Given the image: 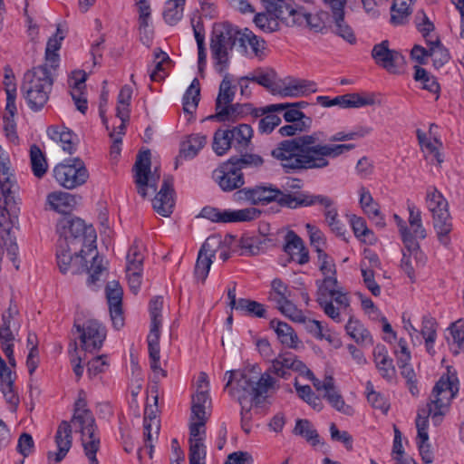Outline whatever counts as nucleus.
Segmentation results:
<instances>
[{
  "instance_id": "nucleus-1",
  "label": "nucleus",
  "mask_w": 464,
  "mask_h": 464,
  "mask_svg": "<svg viewBox=\"0 0 464 464\" xmlns=\"http://www.w3.org/2000/svg\"><path fill=\"white\" fill-rule=\"evenodd\" d=\"M315 134L303 135L281 141L271 155L288 174L308 169H322L330 164L329 158H337L354 149L353 144H321Z\"/></svg>"
},
{
  "instance_id": "nucleus-2",
  "label": "nucleus",
  "mask_w": 464,
  "mask_h": 464,
  "mask_svg": "<svg viewBox=\"0 0 464 464\" xmlns=\"http://www.w3.org/2000/svg\"><path fill=\"white\" fill-rule=\"evenodd\" d=\"M83 396L84 392H81L78 400L75 401L74 412L71 420L72 425L68 421L63 420L58 426L55 434L58 451L56 453L48 452L49 459L54 457L55 462H61L64 459L72 447V429H74L76 432L81 433L82 445L90 464H99L96 453L101 445L100 434L95 419L87 409V402Z\"/></svg>"
},
{
  "instance_id": "nucleus-3",
  "label": "nucleus",
  "mask_w": 464,
  "mask_h": 464,
  "mask_svg": "<svg viewBox=\"0 0 464 464\" xmlns=\"http://www.w3.org/2000/svg\"><path fill=\"white\" fill-rule=\"evenodd\" d=\"M459 392V380L455 371L448 369L434 385L426 406L419 409L416 418L417 440H429V417L439 425L449 411L451 401Z\"/></svg>"
},
{
  "instance_id": "nucleus-4",
  "label": "nucleus",
  "mask_w": 464,
  "mask_h": 464,
  "mask_svg": "<svg viewBox=\"0 0 464 464\" xmlns=\"http://www.w3.org/2000/svg\"><path fill=\"white\" fill-rule=\"evenodd\" d=\"M226 375H228L226 389L241 406L259 405L266 400L269 391H276L280 387L275 377L268 373L258 375L253 370L230 371Z\"/></svg>"
},
{
  "instance_id": "nucleus-5",
  "label": "nucleus",
  "mask_w": 464,
  "mask_h": 464,
  "mask_svg": "<svg viewBox=\"0 0 464 464\" xmlns=\"http://www.w3.org/2000/svg\"><path fill=\"white\" fill-rule=\"evenodd\" d=\"M53 85L52 70L46 66H37L27 71L21 85V93L28 107L38 111L44 108L49 100Z\"/></svg>"
},
{
  "instance_id": "nucleus-6",
  "label": "nucleus",
  "mask_w": 464,
  "mask_h": 464,
  "mask_svg": "<svg viewBox=\"0 0 464 464\" xmlns=\"http://www.w3.org/2000/svg\"><path fill=\"white\" fill-rule=\"evenodd\" d=\"M240 32L229 23L216 24L212 30L210 51L214 69L219 74L227 71L230 64V52L238 44Z\"/></svg>"
},
{
  "instance_id": "nucleus-7",
  "label": "nucleus",
  "mask_w": 464,
  "mask_h": 464,
  "mask_svg": "<svg viewBox=\"0 0 464 464\" xmlns=\"http://www.w3.org/2000/svg\"><path fill=\"white\" fill-rule=\"evenodd\" d=\"M61 235L59 241H66L75 252L79 250L81 254L91 255L96 250L95 229L92 226L87 227L81 218L65 220Z\"/></svg>"
},
{
  "instance_id": "nucleus-8",
  "label": "nucleus",
  "mask_w": 464,
  "mask_h": 464,
  "mask_svg": "<svg viewBox=\"0 0 464 464\" xmlns=\"http://www.w3.org/2000/svg\"><path fill=\"white\" fill-rule=\"evenodd\" d=\"M426 204L431 212L433 227L440 242L448 246L450 243L449 234L452 230L448 201L436 188H429L426 193Z\"/></svg>"
},
{
  "instance_id": "nucleus-9",
  "label": "nucleus",
  "mask_w": 464,
  "mask_h": 464,
  "mask_svg": "<svg viewBox=\"0 0 464 464\" xmlns=\"http://www.w3.org/2000/svg\"><path fill=\"white\" fill-rule=\"evenodd\" d=\"M56 182L66 189L83 185L89 179V171L80 158L64 160L53 169Z\"/></svg>"
},
{
  "instance_id": "nucleus-10",
  "label": "nucleus",
  "mask_w": 464,
  "mask_h": 464,
  "mask_svg": "<svg viewBox=\"0 0 464 464\" xmlns=\"http://www.w3.org/2000/svg\"><path fill=\"white\" fill-rule=\"evenodd\" d=\"M150 151L149 150L140 151L133 166L134 182L138 193L145 198L148 195V189L156 191L158 182L160 179V169L155 167L153 171L150 169Z\"/></svg>"
},
{
  "instance_id": "nucleus-11",
  "label": "nucleus",
  "mask_w": 464,
  "mask_h": 464,
  "mask_svg": "<svg viewBox=\"0 0 464 464\" xmlns=\"http://www.w3.org/2000/svg\"><path fill=\"white\" fill-rule=\"evenodd\" d=\"M285 11H288L287 17H283V19L286 27H307L315 33H323L326 27L327 12L310 14L304 7L296 5L294 0H291L290 10L286 9Z\"/></svg>"
},
{
  "instance_id": "nucleus-12",
  "label": "nucleus",
  "mask_w": 464,
  "mask_h": 464,
  "mask_svg": "<svg viewBox=\"0 0 464 464\" xmlns=\"http://www.w3.org/2000/svg\"><path fill=\"white\" fill-rule=\"evenodd\" d=\"M73 327L77 331L82 351L90 353L100 351L107 335L104 325L97 320L90 319L82 324L75 323Z\"/></svg>"
},
{
  "instance_id": "nucleus-13",
  "label": "nucleus",
  "mask_w": 464,
  "mask_h": 464,
  "mask_svg": "<svg viewBox=\"0 0 464 464\" xmlns=\"http://www.w3.org/2000/svg\"><path fill=\"white\" fill-rule=\"evenodd\" d=\"M261 211L256 208L243 209H219L213 207H205L201 209L200 216L212 222L217 223H236L252 221L257 218Z\"/></svg>"
},
{
  "instance_id": "nucleus-14",
  "label": "nucleus",
  "mask_w": 464,
  "mask_h": 464,
  "mask_svg": "<svg viewBox=\"0 0 464 464\" xmlns=\"http://www.w3.org/2000/svg\"><path fill=\"white\" fill-rule=\"evenodd\" d=\"M266 12L257 14L254 22L256 25L265 33H274L280 30L281 25H285L283 17H287L288 11L291 8V0L276 2V11L269 9L268 4H264Z\"/></svg>"
},
{
  "instance_id": "nucleus-15",
  "label": "nucleus",
  "mask_w": 464,
  "mask_h": 464,
  "mask_svg": "<svg viewBox=\"0 0 464 464\" xmlns=\"http://www.w3.org/2000/svg\"><path fill=\"white\" fill-rule=\"evenodd\" d=\"M221 244V239L215 236L208 237L203 243L199 249L194 269V275L198 281L204 283L207 279L213 263V257Z\"/></svg>"
},
{
  "instance_id": "nucleus-16",
  "label": "nucleus",
  "mask_w": 464,
  "mask_h": 464,
  "mask_svg": "<svg viewBox=\"0 0 464 464\" xmlns=\"http://www.w3.org/2000/svg\"><path fill=\"white\" fill-rule=\"evenodd\" d=\"M372 58L375 63L387 72L395 73L404 63L403 56L396 50L390 49V42L384 40L373 46Z\"/></svg>"
},
{
  "instance_id": "nucleus-17",
  "label": "nucleus",
  "mask_w": 464,
  "mask_h": 464,
  "mask_svg": "<svg viewBox=\"0 0 464 464\" xmlns=\"http://www.w3.org/2000/svg\"><path fill=\"white\" fill-rule=\"evenodd\" d=\"M304 371H305V364L298 360L296 355L292 353H285L273 359L264 373H268L269 376L275 374L282 379H288L291 372L303 374Z\"/></svg>"
},
{
  "instance_id": "nucleus-18",
  "label": "nucleus",
  "mask_w": 464,
  "mask_h": 464,
  "mask_svg": "<svg viewBox=\"0 0 464 464\" xmlns=\"http://www.w3.org/2000/svg\"><path fill=\"white\" fill-rule=\"evenodd\" d=\"M317 297L332 299L339 309H343V314L351 315L350 298L343 288L339 285L337 280L327 279L325 282L316 281Z\"/></svg>"
},
{
  "instance_id": "nucleus-19",
  "label": "nucleus",
  "mask_w": 464,
  "mask_h": 464,
  "mask_svg": "<svg viewBox=\"0 0 464 464\" xmlns=\"http://www.w3.org/2000/svg\"><path fill=\"white\" fill-rule=\"evenodd\" d=\"M85 254H81L79 250L72 249L71 245L66 241H58L56 259L59 269L62 273H76L81 267L86 266Z\"/></svg>"
},
{
  "instance_id": "nucleus-20",
  "label": "nucleus",
  "mask_w": 464,
  "mask_h": 464,
  "mask_svg": "<svg viewBox=\"0 0 464 464\" xmlns=\"http://www.w3.org/2000/svg\"><path fill=\"white\" fill-rule=\"evenodd\" d=\"M208 419L190 418L189 421V459L205 460L206 447L203 443Z\"/></svg>"
},
{
  "instance_id": "nucleus-21",
  "label": "nucleus",
  "mask_w": 464,
  "mask_h": 464,
  "mask_svg": "<svg viewBox=\"0 0 464 464\" xmlns=\"http://www.w3.org/2000/svg\"><path fill=\"white\" fill-rule=\"evenodd\" d=\"M345 3V0H324V4L332 12L334 21V24L332 26L333 32L348 43L354 44L356 38L353 31L344 21L343 8Z\"/></svg>"
},
{
  "instance_id": "nucleus-22",
  "label": "nucleus",
  "mask_w": 464,
  "mask_h": 464,
  "mask_svg": "<svg viewBox=\"0 0 464 464\" xmlns=\"http://www.w3.org/2000/svg\"><path fill=\"white\" fill-rule=\"evenodd\" d=\"M105 292L112 324L115 329L119 330L124 324V316L122 312V288L119 282L111 281L108 282Z\"/></svg>"
},
{
  "instance_id": "nucleus-23",
  "label": "nucleus",
  "mask_w": 464,
  "mask_h": 464,
  "mask_svg": "<svg viewBox=\"0 0 464 464\" xmlns=\"http://www.w3.org/2000/svg\"><path fill=\"white\" fill-rule=\"evenodd\" d=\"M16 190L0 191V229H13L20 212Z\"/></svg>"
},
{
  "instance_id": "nucleus-24",
  "label": "nucleus",
  "mask_w": 464,
  "mask_h": 464,
  "mask_svg": "<svg viewBox=\"0 0 464 464\" xmlns=\"http://www.w3.org/2000/svg\"><path fill=\"white\" fill-rule=\"evenodd\" d=\"M316 101L324 107L339 106L341 108H361L374 104L372 95H362L360 93H347L331 99L328 96H318Z\"/></svg>"
},
{
  "instance_id": "nucleus-25",
  "label": "nucleus",
  "mask_w": 464,
  "mask_h": 464,
  "mask_svg": "<svg viewBox=\"0 0 464 464\" xmlns=\"http://www.w3.org/2000/svg\"><path fill=\"white\" fill-rule=\"evenodd\" d=\"M216 180L224 191H231L244 184L242 171L230 159L214 172Z\"/></svg>"
},
{
  "instance_id": "nucleus-26",
  "label": "nucleus",
  "mask_w": 464,
  "mask_h": 464,
  "mask_svg": "<svg viewBox=\"0 0 464 464\" xmlns=\"http://www.w3.org/2000/svg\"><path fill=\"white\" fill-rule=\"evenodd\" d=\"M415 245L414 246H410L409 244L403 243L402 258L401 261V269L411 281L415 279V270L423 266L427 260L425 254L416 240Z\"/></svg>"
},
{
  "instance_id": "nucleus-27",
  "label": "nucleus",
  "mask_w": 464,
  "mask_h": 464,
  "mask_svg": "<svg viewBox=\"0 0 464 464\" xmlns=\"http://www.w3.org/2000/svg\"><path fill=\"white\" fill-rule=\"evenodd\" d=\"M174 205L173 179L166 177L160 191L152 200V207L159 215L169 217L173 212Z\"/></svg>"
},
{
  "instance_id": "nucleus-28",
  "label": "nucleus",
  "mask_w": 464,
  "mask_h": 464,
  "mask_svg": "<svg viewBox=\"0 0 464 464\" xmlns=\"http://www.w3.org/2000/svg\"><path fill=\"white\" fill-rule=\"evenodd\" d=\"M208 402H209L208 376L205 372H200L197 381V392L192 396L190 418L208 419L206 411Z\"/></svg>"
},
{
  "instance_id": "nucleus-29",
  "label": "nucleus",
  "mask_w": 464,
  "mask_h": 464,
  "mask_svg": "<svg viewBox=\"0 0 464 464\" xmlns=\"http://www.w3.org/2000/svg\"><path fill=\"white\" fill-rule=\"evenodd\" d=\"M278 89L279 92L276 94L285 97H299L316 92V84L305 80L285 79L279 80Z\"/></svg>"
},
{
  "instance_id": "nucleus-30",
  "label": "nucleus",
  "mask_w": 464,
  "mask_h": 464,
  "mask_svg": "<svg viewBox=\"0 0 464 464\" xmlns=\"http://www.w3.org/2000/svg\"><path fill=\"white\" fill-rule=\"evenodd\" d=\"M87 75L82 71L73 72L69 79L71 95L79 111L85 113L88 109L87 98L84 92Z\"/></svg>"
},
{
  "instance_id": "nucleus-31",
  "label": "nucleus",
  "mask_w": 464,
  "mask_h": 464,
  "mask_svg": "<svg viewBox=\"0 0 464 464\" xmlns=\"http://www.w3.org/2000/svg\"><path fill=\"white\" fill-rule=\"evenodd\" d=\"M239 199H246L252 204H267L276 201L279 190L268 187H256L253 188H244L237 192Z\"/></svg>"
},
{
  "instance_id": "nucleus-32",
  "label": "nucleus",
  "mask_w": 464,
  "mask_h": 464,
  "mask_svg": "<svg viewBox=\"0 0 464 464\" xmlns=\"http://www.w3.org/2000/svg\"><path fill=\"white\" fill-rule=\"evenodd\" d=\"M285 251L299 265H304L309 261L308 250L304 241L294 231H289L285 236Z\"/></svg>"
},
{
  "instance_id": "nucleus-33",
  "label": "nucleus",
  "mask_w": 464,
  "mask_h": 464,
  "mask_svg": "<svg viewBox=\"0 0 464 464\" xmlns=\"http://www.w3.org/2000/svg\"><path fill=\"white\" fill-rule=\"evenodd\" d=\"M160 327L161 324H156V323L150 324V330L147 337L149 355L150 361V368L153 372H160L163 376L166 375L165 372L160 366Z\"/></svg>"
},
{
  "instance_id": "nucleus-34",
  "label": "nucleus",
  "mask_w": 464,
  "mask_h": 464,
  "mask_svg": "<svg viewBox=\"0 0 464 464\" xmlns=\"http://www.w3.org/2000/svg\"><path fill=\"white\" fill-rule=\"evenodd\" d=\"M50 208L60 214L71 213L77 205L76 197L64 191H54L47 195Z\"/></svg>"
},
{
  "instance_id": "nucleus-35",
  "label": "nucleus",
  "mask_w": 464,
  "mask_h": 464,
  "mask_svg": "<svg viewBox=\"0 0 464 464\" xmlns=\"http://www.w3.org/2000/svg\"><path fill=\"white\" fill-rule=\"evenodd\" d=\"M64 39V34L61 28L58 26L56 33L53 36L50 37L45 48V61L42 66H46V69L55 71L60 64V55L58 53L62 46V42Z\"/></svg>"
},
{
  "instance_id": "nucleus-36",
  "label": "nucleus",
  "mask_w": 464,
  "mask_h": 464,
  "mask_svg": "<svg viewBox=\"0 0 464 464\" xmlns=\"http://www.w3.org/2000/svg\"><path fill=\"white\" fill-rule=\"evenodd\" d=\"M18 313L15 305L10 304L8 309L3 314L2 321L3 324L0 327V341L1 348L5 350V347L14 348V334L12 331V327L15 326L14 317Z\"/></svg>"
},
{
  "instance_id": "nucleus-37",
  "label": "nucleus",
  "mask_w": 464,
  "mask_h": 464,
  "mask_svg": "<svg viewBox=\"0 0 464 464\" xmlns=\"http://www.w3.org/2000/svg\"><path fill=\"white\" fill-rule=\"evenodd\" d=\"M246 78L250 79L251 82L263 86L273 94H276L277 92H279V80H277L276 73L272 69L257 68L246 75Z\"/></svg>"
},
{
  "instance_id": "nucleus-38",
  "label": "nucleus",
  "mask_w": 464,
  "mask_h": 464,
  "mask_svg": "<svg viewBox=\"0 0 464 464\" xmlns=\"http://www.w3.org/2000/svg\"><path fill=\"white\" fill-rule=\"evenodd\" d=\"M373 358L380 374L389 381L392 380L395 376V368L383 344H377L374 347Z\"/></svg>"
},
{
  "instance_id": "nucleus-39",
  "label": "nucleus",
  "mask_w": 464,
  "mask_h": 464,
  "mask_svg": "<svg viewBox=\"0 0 464 464\" xmlns=\"http://www.w3.org/2000/svg\"><path fill=\"white\" fill-rule=\"evenodd\" d=\"M48 137L55 142H60L63 150L72 154L76 150L75 135L63 126H51L47 130Z\"/></svg>"
},
{
  "instance_id": "nucleus-40",
  "label": "nucleus",
  "mask_w": 464,
  "mask_h": 464,
  "mask_svg": "<svg viewBox=\"0 0 464 464\" xmlns=\"http://www.w3.org/2000/svg\"><path fill=\"white\" fill-rule=\"evenodd\" d=\"M324 398L338 411L345 414L352 413V408L345 404L342 395L334 386V380L332 375L325 376V384L324 386Z\"/></svg>"
},
{
  "instance_id": "nucleus-41",
  "label": "nucleus",
  "mask_w": 464,
  "mask_h": 464,
  "mask_svg": "<svg viewBox=\"0 0 464 464\" xmlns=\"http://www.w3.org/2000/svg\"><path fill=\"white\" fill-rule=\"evenodd\" d=\"M11 190H17L16 181L10 169L9 156L0 145V191Z\"/></svg>"
},
{
  "instance_id": "nucleus-42",
  "label": "nucleus",
  "mask_w": 464,
  "mask_h": 464,
  "mask_svg": "<svg viewBox=\"0 0 464 464\" xmlns=\"http://www.w3.org/2000/svg\"><path fill=\"white\" fill-rule=\"evenodd\" d=\"M6 251L10 261L16 269L19 268L17 261L18 246L13 229H0V258Z\"/></svg>"
},
{
  "instance_id": "nucleus-43",
  "label": "nucleus",
  "mask_w": 464,
  "mask_h": 464,
  "mask_svg": "<svg viewBox=\"0 0 464 464\" xmlns=\"http://www.w3.org/2000/svg\"><path fill=\"white\" fill-rule=\"evenodd\" d=\"M206 143L207 137L205 135L196 133L187 136L180 144L179 157L185 160L193 159Z\"/></svg>"
},
{
  "instance_id": "nucleus-44",
  "label": "nucleus",
  "mask_w": 464,
  "mask_h": 464,
  "mask_svg": "<svg viewBox=\"0 0 464 464\" xmlns=\"http://www.w3.org/2000/svg\"><path fill=\"white\" fill-rule=\"evenodd\" d=\"M223 80L220 82L218 94L216 100V111H222L225 106L230 104L236 94V86L232 84V78L227 71L222 74Z\"/></svg>"
},
{
  "instance_id": "nucleus-45",
  "label": "nucleus",
  "mask_w": 464,
  "mask_h": 464,
  "mask_svg": "<svg viewBox=\"0 0 464 464\" xmlns=\"http://www.w3.org/2000/svg\"><path fill=\"white\" fill-rule=\"evenodd\" d=\"M270 327L275 330L282 344L289 348L297 347L299 339L294 329L288 324L274 319L270 322Z\"/></svg>"
},
{
  "instance_id": "nucleus-46",
  "label": "nucleus",
  "mask_w": 464,
  "mask_h": 464,
  "mask_svg": "<svg viewBox=\"0 0 464 464\" xmlns=\"http://www.w3.org/2000/svg\"><path fill=\"white\" fill-rule=\"evenodd\" d=\"M347 334L353 338L359 345L372 344V337L370 332L358 320L350 315L349 321L345 325Z\"/></svg>"
},
{
  "instance_id": "nucleus-47",
  "label": "nucleus",
  "mask_w": 464,
  "mask_h": 464,
  "mask_svg": "<svg viewBox=\"0 0 464 464\" xmlns=\"http://www.w3.org/2000/svg\"><path fill=\"white\" fill-rule=\"evenodd\" d=\"M230 139L233 141V147L238 150H246L251 143L253 130L248 124H239L238 126L228 129Z\"/></svg>"
},
{
  "instance_id": "nucleus-48",
  "label": "nucleus",
  "mask_w": 464,
  "mask_h": 464,
  "mask_svg": "<svg viewBox=\"0 0 464 464\" xmlns=\"http://www.w3.org/2000/svg\"><path fill=\"white\" fill-rule=\"evenodd\" d=\"M265 41L259 37H257L252 31L247 28L241 30L238 45L244 49L245 52H247L248 47L251 50V53L259 57L263 53L265 49Z\"/></svg>"
},
{
  "instance_id": "nucleus-49",
  "label": "nucleus",
  "mask_w": 464,
  "mask_h": 464,
  "mask_svg": "<svg viewBox=\"0 0 464 464\" xmlns=\"http://www.w3.org/2000/svg\"><path fill=\"white\" fill-rule=\"evenodd\" d=\"M280 111H285L284 113V118L287 122H302L303 119L306 120V116L298 109H296L292 103H276L271 104L266 108L260 109V114H265L266 112H276Z\"/></svg>"
},
{
  "instance_id": "nucleus-50",
  "label": "nucleus",
  "mask_w": 464,
  "mask_h": 464,
  "mask_svg": "<svg viewBox=\"0 0 464 464\" xmlns=\"http://www.w3.org/2000/svg\"><path fill=\"white\" fill-rule=\"evenodd\" d=\"M420 334L425 341L426 352L430 355H434V343L437 339V323L434 318L430 316H423Z\"/></svg>"
},
{
  "instance_id": "nucleus-51",
  "label": "nucleus",
  "mask_w": 464,
  "mask_h": 464,
  "mask_svg": "<svg viewBox=\"0 0 464 464\" xmlns=\"http://www.w3.org/2000/svg\"><path fill=\"white\" fill-rule=\"evenodd\" d=\"M412 3L413 0H393L391 7V23L393 25H402L408 22Z\"/></svg>"
},
{
  "instance_id": "nucleus-52",
  "label": "nucleus",
  "mask_w": 464,
  "mask_h": 464,
  "mask_svg": "<svg viewBox=\"0 0 464 464\" xmlns=\"http://www.w3.org/2000/svg\"><path fill=\"white\" fill-rule=\"evenodd\" d=\"M259 109H252L251 104L245 103H235L228 104L227 106H225L222 111H218V112L216 113L215 117L221 121H227L231 119L232 117H236L241 114L253 112L256 117L261 116L260 111H258Z\"/></svg>"
},
{
  "instance_id": "nucleus-53",
  "label": "nucleus",
  "mask_w": 464,
  "mask_h": 464,
  "mask_svg": "<svg viewBox=\"0 0 464 464\" xmlns=\"http://www.w3.org/2000/svg\"><path fill=\"white\" fill-rule=\"evenodd\" d=\"M350 223L354 233V236L362 242L369 245L375 243L376 238L373 232L368 228L366 221L362 217L355 215L350 218Z\"/></svg>"
},
{
  "instance_id": "nucleus-54",
  "label": "nucleus",
  "mask_w": 464,
  "mask_h": 464,
  "mask_svg": "<svg viewBox=\"0 0 464 464\" xmlns=\"http://www.w3.org/2000/svg\"><path fill=\"white\" fill-rule=\"evenodd\" d=\"M142 245L135 240L130 246L126 256V271H142L144 255L142 253Z\"/></svg>"
},
{
  "instance_id": "nucleus-55",
  "label": "nucleus",
  "mask_w": 464,
  "mask_h": 464,
  "mask_svg": "<svg viewBox=\"0 0 464 464\" xmlns=\"http://www.w3.org/2000/svg\"><path fill=\"white\" fill-rule=\"evenodd\" d=\"M292 292L288 285L280 278H275L271 283V290L268 293V300L277 305L291 299Z\"/></svg>"
},
{
  "instance_id": "nucleus-56",
  "label": "nucleus",
  "mask_w": 464,
  "mask_h": 464,
  "mask_svg": "<svg viewBox=\"0 0 464 464\" xmlns=\"http://www.w3.org/2000/svg\"><path fill=\"white\" fill-rule=\"evenodd\" d=\"M186 0H167L163 10V18L169 25L176 24L183 16Z\"/></svg>"
},
{
  "instance_id": "nucleus-57",
  "label": "nucleus",
  "mask_w": 464,
  "mask_h": 464,
  "mask_svg": "<svg viewBox=\"0 0 464 464\" xmlns=\"http://www.w3.org/2000/svg\"><path fill=\"white\" fill-rule=\"evenodd\" d=\"M407 208L409 211L408 221L412 228V236L414 238L424 239L427 237V233L422 225L420 210L413 203L409 202L407 204Z\"/></svg>"
},
{
  "instance_id": "nucleus-58",
  "label": "nucleus",
  "mask_w": 464,
  "mask_h": 464,
  "mask_svg": "<svg viewBox=\"0 0 464 464\" xmlns=\"http://www.w3.org/2000/svg\"><path fill=\"white\" fill-rule=\"evenodd\" d=\"M30 161L34 175L39 179L44 177L48 164L44 152L37 145H32L30 148Z\"/></svg>"
},
{
  "instance_id": "nucleus-59",
  "label": "nucleus",
  "mask_w": 464,
  "mask_h": 464,
  "mask_svg": "<svg viewBox=\"0 0 464 464\" xmlns=\"http://www.w3.org/2000/svg\"><path fill=\"white\" fill-rule=\"evenodd\" d=\"M199 81L195 78L183 96V109L185 112L192 113L196 110L199 102Z\"/></svg>"
},
{
  "instance_id": "nucleus-60",
  "label": "nucleus",
  "mask_w": 464,
  "mask_h": 464,
  "mask_svg": "<svg viewBox=\"0 0 464 464\" xmlns=\"http://www.w3.org/2000/svg\"><path fill=\"white\" fill-rule=\"evenodd\" d=\"M237 311L257 318H266L267 314L266 308L263 304L247 298H239L238 309Z\"/></svg>"
},
{
  "instance_id": "nucleus-61",
  "label": "nucleus",
  "mask_w": 464,
  "mask_h": 464,
  "mask_svg": "<svg viewBox=\"0 0 464 464\" xmlns=\"http://www.w3.org/2000/svg\"><path fill=\"white\" fill-rule=\"evenodd\" d=\"M233 147L232 139L228 129H218L214 133L212 148L218 156L226 154Z\"/></svg>"
},
{
  "instance_id": "nucleus-62",
  "label": "nucleus",
  "mask_w": 464,
  "mask_h": 464,
  "mask_svg": "<svg viewBox=\"0 0 464 464\" xmlns=\"http://www.w3.org/2000/svg\"><path fill=\"white\" fill-rule=\"evenodd\" d=\"M154 57L153 68L150 69V77L153 82H160L167 75L164 65L169 63L170 59L169 55L161 50L155 51Z\"/></svg>"
},
{
  "instance_id": "nucleus-63",
  "label": "nucleus",
  "mask_w": 464,
  "mask_h": 464,
  "mask_svg": "<svg viewBox=\"0 0 464 464\" xmlns=\"http://www.w3.org/2000/svg\"><path fill=\"white\" fill-rule=\"evenodd\" d=\"M293 432L295 435L304 437L312 445H316L319 443V435L308 420H297Z\"/></svg>"
},
{
  "instance_id": "nucleus-64",
  "label": "nucleus",
  "mask_w": 464,
  "mask_h": 464,
  "mask_svg": "<svg viewBox=\"0 0 464 464\" xmlns=\"http://www.w3.org/2000/svg\"><path fill=\"white\" fill-rule=\"evenodd\" d=\"M449 330L452 338L450 344L454 347V352L456 353H464V321H456Z\"/></svg>"
}]
</instances>
